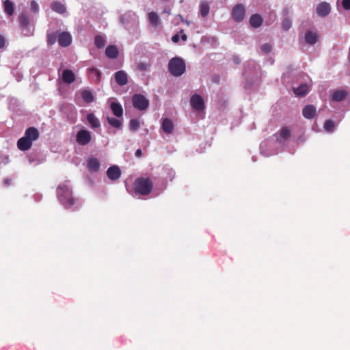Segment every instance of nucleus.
<instances>
[{"label": "nucleus", "mask_w": 350, "mask_h": 350, "mask_svg": "<svg viewBox=\"0 0 350 350\" xmlns=\"http://www.w3.org/2000/svg\"><path fill=\"white\" fill-rule=\"evenodd\" d=\"M181 39H182L183 41H185V42L187 41V36L186 34H185V33L182 34Z\"/></svg>", "instance_id": "nucleus-48"}, {"label": "nucleus", "mask_w": 350, "mask_h": 350, "mask_svg": "<svg viewBox=\"0 0 350 350\" xmlns=\"http://www.w3.org/2000/svg\"><path fill=\"white\" fill-rule=\"evenodd\" d=\"M180 40V36L178 33L174 35L172 38V41L174 43H177Z\"/></svg>", "instance_id": "nucleus-43"}, {"label": "nucleus", "mask_w": 350, "mask_h": 350, "mask_svg": "<svg viewBox=\"0 0 350 350\" xmlns=\"http://www.w3.org/2000/svg\"><path fill=\"white\" fill-rule=\"evenodd\" d=\"M302 114L306 119H313L317 116V109L312 105H307L304 107Z\"/></svg>", "instance_id": "nucleus-13"}, {"label": "nucleus", "mask_w": 350, "mask_h": 350, "mask_svg": "<svg viewBox=\"0 0 350 350\" xmlns=\"http://www.w3.org/2000/svg\"><path fill=\"white\" fill-rule=\"evenodd\" d=\"M191 107L196 111H202L204 108L203 98L198 94H194L190 99Z\"/></svg>", "instance_id": "nucleus-9"}, {"label": "nucleus", "mask_w": 350, "mask_h": 350, "mask_svg": "<svg viewBox=\"0 0 350 350\" xmlns=\"http://www.w3.org/2000/svg\"><path fill=\"white\" fill-rule=\"evenodd\" d=\"M174 123L170 119L165 118L163 120L161 128L165 133H167V134L172 133V132L174 131Z\"/></svg>", "instance_id": "nucleus-15"}, {"label": "nucleus", "mask_w": 350, "mask_h": 350, "mask_svg": "<svg viewBox=\"0 0 350 350\" xmlns=\"http://www.w3.org/2000/svg\"><path fill=\"white\" fill-rule=\"evenodd\" d=\"M163 12L170 14V10L165 9Z\"/></svg>", "instance_id": "nucleus-49"}, {"label": "nucleus", "mask_w": 350, "mask_h": 350, "mask_svg": "<svg viewBox=\"0 0 350 350\" xmlns=\"http://www.w3.org/2000/svg\"><path fill=\"white\" fill-rule=\"evenodd\" d=\"M88 168L90 171L97 172L100 168V162L98 159L92 157L88 161Z\"/></svg>", "instance_id": "nucleus-23"}, {"label": "nucleus", "mask_w": 350, "mask_h": 350, "mask_svg": "<svg viewBox=\"0 0 350 350\" xmlns=\"http://www.w3.org/2000/svg\"><path fill=\"white\" fill-rule=\"evenodd\" d=\"M107 175L111 180H116L121 176V170L118 166L113 165L107 169Z\"/></svg>", "instance_id": "nucleus-12"}, {"label": "nucleus", "mask_w": 350, "mask_h": 350, "mask_svg": "<svg viewBox=\"0 0 350 350\" xmlns=\"http://www.w3.org/2000/svg\"><path fill=\"white\" fill-rule=\"evenodd\" d=\"M318 36L316 33L308 31L305 35L306 42L309 44H314L317 42Z\"/></svg>", "instance_id": "nucleus-28"}, {"label": "nucleus", "mask_w": 350, "mask_h": 350, "mask_svg": "<svg viewBox=\"0 0 350 350\" xmlns=\"http://www.w3.org/2000/svg\"><path fill=\"white\" fill-rule=\"evenodd\" d=\"M107 122L108 123L113 127L119 129L122 126V122L120 120L113 118V117H107Z\"/></svg>", "instance_id": "nucleus-34"}, {"label": "nucleus", "mask_w": 350, "mask_h": 350, "mask_svg": "<svg viewBox=\"0 0 350 350\" xmlns=\"http://www.w3.org/2000/svg\"><path fill=\"white\" fill-rule=\"evenodd\" d=\"M4 12L9 16H12L14 13V6L13 3L10 0H5L3 1Z\"/></svg>", "instance_id": "nucleus-24"}, {"label": "nucleus", "mask_w": 350, "mask_h": 350, "mask_svg": "<svg viewBox=\"0 0 350 350\" xmlns=\"http://www.w3.org/2000/svg\"><path fill=\"white\" fill-rule=\"evenodd\" d=\"M18 20H19L20 26H21L22 30L27 31V32L25 33V35L29 36L30 34L29 33H30V30H29L30 21H29V17L27 16V15L26 14L22 13L19 15Z\"/></svg>", "instance_id": "nucleus-10"}, {"label": "nucleus", "mask_w": 350, "mask_h": 350, "mask_svg": "<svg viewBox=\"0 0 350 350\" xmlns=\"http://www.w3.org/2000/svg\"><path fill=\"white\" fill-rule=\"evenodd\" d=\"M342 8L346 10H350V0H342Z\"/></svg>", "instance_id": "nucleus-42"}, {"label": "nucleus", "mask_w": 350, "mask_h": 350, "mask_svg": "<svg viewBox=\"0 0 350 350\" xmlns=\"http://www.w3.org/2000/svg\"><path fill=\"white\" fill-rule=\"evenodd\" d=\"M245 10L242 4H237L232 10V17L236 22H241L245 17Z\"/></svg>", "instance_id": "nucleus-7"}, {"label": "nucleus", "mask_w": 350, "mask_h": 350, "mask_svg": "<svg viewBox=\"0 0 350 350\" xmlns=\"http://www.w3.org/2000/svg\"><path fill=\"white\" fill-rule=\"evenodd\" d=\"M119 51L114 45H109L105 49V55L110 59H115L118 56Z\"/></svg>", "instance_id": "nucleus-19"}, {"label": "nucleus", "mask_w": 350, "mask_h": 350, "mask_svg": "<svg viewBox=\"0 0 350 350\" xmlns=\"http://www.w3.org/2000/svg\"><path fill=\"white\" fill-rule=\"evenodd\" d=\"M5 45V39L0 35V49H2Z\"/></svg>", "instance_id": "nucleus-44"}, {"label": "nucleus", "mask_w": 350, "mask_h": 350, "mask_svg": "<svg viewBox=\"0 0 350 350\" xmlns=\"http://www.w3.org/2000/svg\"><path fill=\"white\" fill-rule=\"evenodd\" d=\"M57 195L59 200L66 207H70L75 204V199L72 198L71 190L68 186L66 185L59 186Z\"/></svg>", "instance_id": "nucleus-4"}, {"label": "nucleus", "mask_w": 350, "mask_h": 350, "mask_svg": "<svg viewBox=\"0 0 350 350\" xmlns=\"http://www.w3.org/2000/svg\"><path fill=\"white\" fill-rule=\"evenodd\" d=\"M178 16L182 21H184L183 17L181 15H178Z\"/></svg>", "instance_id": "nucleus-50"}, {"label": "nucleus", "mask_w": 350, "mask_h": 350, "mask_svg": "<svg viewBox=\"0 0 350 350\" xmlns=\"http://www.w3.org/2000/svg\"><path fill=\"white\" fill-rule=\"evenodd\" d=\"M88 74L90 79L95 83L100 82L101 79L100 72L95 68H88Z\"/></svg>", "instance_id": "nucleus-18"}, {"label": "nucleus", "mask_w": 350, "mask_h": 350, "mask_svg": "<svg viewBox=\"0 0 350 350\" xmlns=\"http://www.w3.org/2000/svg\"><path fill=\"white\" fill-rule=\"evenodd\" d=\"M62 79L64 83L70 84L75 81V75L72 70L66 69L62 72Z\"/></svg>", "instance_id": "nucleus-16"}, {"label": "nucleus", "mask_w": 350, "mask_h": 350, "mask_svg": "<svg viewBox=\"0 0 350 350\" xmlns=\"http://www.w3.org/2000/svg\"><path fill=\"white\" fill-rule=\"evenodd\" d=\"M271 49H272L271 45L268 43H265V44H262V46H261V51L264 53H269L271 51Z\"/></svg>", "instance_id": "nucleus-40"}, {"label": "nucleus", "mask_w": 350, "mask_h": 350, "mask_svg": "<svg viewBox=\"0 0 350 350\" xmlns=\"http://www.w3.org/2000/svg\"><path fill=\"white\" fill-rule=\"evenodd\" d=\"M87 120L92 129H97L100 126L98 118L92 113L88 114Z\"/></svg>", "instance_id": "nucleus-22"}, {"label": "nucleus", "mask_w": 350, "mask_h": 350, "mask_svg": "<svg viewBox=\"0 0 350 350\" xmlns=\"http://www.w3.org/2000/svg\"><path fill=\"white\" fill-rule=\"evenodd\" d=\"M51 8L54 12L61 14L65 13L66 11L64 5L58 1L53 2L51 5Z\"/></svg>", "instance_id": "nucleus-26"}, {"label": "nucleus", "mask_w": 350, "mask_h": 350, "mask_svg": "<svg viewBox=\"0 0 350 350\" xmlns=\"http://www.w3.org/2000/svg\"><path fill=\"white\" fill-rule=\"evenodd\" d=\"M133 185L135 192L142 196L150 193L153 188V183L148 176L136 178Z\"/></svg>", "instance_id": "nucleus-2"}, {"label": "nucleus", "mask_w": 350, "mask_h": 350, "mask_svg": "<svg viewBox=\"0 0 350 350\" xmlns=\"http://www.w3.org/2000/svg\"><path fill=\"white\" fill-rule=\"evenodd\" d=\"M116 82L120 86H123L128 83V76L124 70H119L114 74Z\"/></svg>", "instance_id": "nucleus-14"}, {"label": "nucleus", "mask_w": 350, "mask_h": 350, "mask_svg": "<svg viewBox=\"0 0 350 350\" xmlns=\"http://www.w3.org/2000/svg\"><path fill=\"white\" fill-rule=\"evenodd\" d=\"M250 25L254 28H258L261 26L262 23V18L260 14H254L251 16L250 18Z\"/></svg>", "instance_id": "nucleus-20"}, {"label": "nucleus", "mask_w": 350, "mask_h": 350, "mask_svg": "<svg viewBox=\"0 0 350 350\" xmlns=\"http://www.w3.org/2000/svg\"><path fill=\"white\" fill-rule=\"evenodd\" d=\"M5 184H8L9 183V180L8 179L5 180Z\"/></svg>", "instance_id": "nucleus-51"}, {"label": "nucleus", "mask_w": 350, "mask_h": 350, "mask_svg": "<svg viewBox=\"0 0 350 350\" xmlns=\"http://www.w3.org/2000/svg\"><path fill=\"white\" fill-rule=\"evenodd\" d=\"M210 11V5L208 2L203 1L200 5V12L202 18H205L208 16Z\"/></svg>", "instance_id": "nucleus-29"}, {"label": "nucleus", "mask_w": 350, "mask_h": 350, "mask_svg": "<svg viewBox=\"0 0 350 350\" xmlns=\"http://www.w3.org/2000/svg\"><path fill=\"white\" fill-rule=\"evenodd\" d=\"M140 126V122L137 119H132L129 122V129L132 132H135L139 129Z\"/></svg>", "instance_id": "nucleus-35"}, {"label": "nucleus", "mask_w": 350, "mask_h": 350, "mask_svg": "<svg viewBox=\"0 0 350 350\" xmlns=\"http://www.w3.org/2000/svg\"><path fill=\"white\" fill-rule=\"evenodd\" d=\"M347 95L348 92L345 90H336L332 94V99L338 102L342 101L347 97Z\"/></svg>", "instance_id": "nucleus-25"}, {"label": "nucleus", "mask_w": 350, "mask_h": 350, "mask_svg": "<svg viewBox=\"0 0 350 350\" xmlns=\"http://www.w3.org/2000/svg\"><path fill=\"white\" fill-rule=\"evenodd\" d=\"M212 81L218 83L219 82V77L218 75H214L212 77Z\"/></svg>", "instance_id": "nucleus-45"}, {"label": "nucleus", "mask_w": 350, "mask_h": 350, "mask_svg": "<svg viewBox=\"0 0 350 350\" xmlns=\"http://www.w3.org/2000/svg\"><path fill=\"white\" fill-rule=\"evenodd\" d=\"M40 133L35 127L28 128L23 137H21L17 142V148L21 151H27L32 146L33 142L39 138Z\"/></svg>", "instance_id": "nucleus-1"}, {"label": "nucleus", "mask_w": 350, "mask_h": 350, "mask_svg": "<svg viewBox=\"0 0 350 350\" xmlns=\"http://www.w3.org/2000/svg\"><path fill=\"white\" fill-rule=\"evenodd\" d=\"M148 19L150 24L154 27H157L161 24L159 16L154 12H150L148 14Z\"/></svg>", "instance_id": "nucleus-17"}, {"label": "nucleus", "mask_w": 350, "mask_h": 350, "mask_svg": "<svg viewBox=\"0 0 350 350\" xmlns=\"http://www.w3.org/2000/svg\"><path fill=\"white\" fill-rule=\"evenodd\" d=\"M324 129L328 133L334 132L335 129V124L332 120H327L323 124Z\"/></svg>", "instance_id": "nucleus-31"}, {"label": "nucleus", "mask_w": 350, "mask_h": 350, "mask_svg": "<svg viewBox=\"0 0 350 350\" xmlns=\"http://www.w3.org/2000/svg\"><path fill=\"white\" fill-rule=\"evenodd\" d=\"M92 140V135L90 131L85 129L79 131L76 135V142L81 146L88 144Z\"/></svg>", "instance_id": "nucleus-6"}, {"label": "nucleus", "mask_w": 350, "mask_h": 350, "mask_svg": "<svg viewBox=\"0 0 350 350\" xmlns=\"http://www.w3.org/2000/svg\"><path fill=\"white\" fill-rule=\"evenodd\" d=\"M132 103L133 107L139 111H144L148 109L149 100L141 94H135L132 96Z\"/></svg>", "instance_id": "nucleus-5"}, {"label": "nucleus", "mask_w": 350, "mask_h": 350, "mask_svg": "<svg viewBox=\"0 0 350 350\" xmlns=\"http://www.w3.org/2000/svg\"><path fill=\"white\" fill-rule=\"evenodd\" d=\"M293 92L297 96H304L308 92V86L307 84H301L298 88H294Z\"/></svg>", "instance_id": "nucleus-27"}, {"label": "nucleus", "mask_w": 350, "mask_h": 350, "mask_svg": "<svg viewBox=\"0 0 350 350\" xmlns=\"http://www.w3.org/2000/svg\"><path fill=\"white\" fill-rule=\"evenodd\" d=\"M185 23L187 24V25H189V22L188 21H185Z\"/></svg>", "instance_id": "nucleus-52"}, {"label": "nucleus", "mask_w": 350, "mask_h": 350, "mask_svg": "<svg viewBox=\"0 0 350 350\" xmlns=\"http://www.w3.org/2000/svg\"><path fill=\"white\" fill-rule=\"evenodd\" d=\"M331 11V7L329 3L326 2H321L319 3L316 9L317 14L321 17L327 16Z\"/></svg>", "instance_id": "nucleus-11"}, {"label": "nucleus", "mask_w": 350, "mask_h": 350, "mask_svg": "<svg viewBox=\"0 0 350 350\" xmlns=\"http://www.w3.org/2000/svg\"><path fill=\"white\" fill-rule=\"evenodd\" d=\"M291 136V132L290 130L287 127H283L280 131V139L278 140L280 141V139L286 140L288 139Z\"/></svg>", "instance_id": "nucleus-33"}, {"label": "nucleus", "mask_w": 350, "mask_h": 350, "mask_svg": "<svg viewBox=\"0 0 350 350\" xmlns=\"http://www.w3.org/2000/svg\"><path fill=\"white\" fill-rule=\"evenodd\" d=\"M150 64L146 62H140L137 64V68L139 71L146 72L150 70Z\"/></svg>", "instance_id": "nucleus-37"}, {"label": "nucleus", "mask_w": 350, "mask_h": 350, "mask_svg": "<svg viewBox=\"0 0 350 350\" xmlns=\"http://www.w3.org/2000/svg\"><path fill=\"white\" fill-rule=\"evenodd\" d=\"M180 33H183V29L180 30Z\"/></svg>", "instance_id": "nucleus-53"}, {"label": "nucleus", "mask_w": 350, "mask_h": 350, "mask_svg": "<svg viewBox=\"0 0 350 350\" xmlns=\"http://www.w3.org/2000/svg\"><path fill=\"white\" fill-rule=\"evenodd\" d=\"M72 36L70 33L63 31L58 33V43L62 47H67L72 43Z\"/></svg>", "instance_id": "nucleus-8"}, {"label": "nucleus", "mask_w": 350, "mask_h": 350, "mask_svg": "<svg viewBox=\"0 0 350 350\" xmlns=\"http://www.w3.org/2000/svg\"><path fill=\"white\" fill-rule=\"evenodd\" d=\"M58 33L59 31H57L56 33H51L47 34L48 44L52 45L55 43L57 40H58Z\"/></svg>", "instance_id": "nucleus-36"}, {"label": "nucleus", "mask_w": 350, "mask_h": 350, "mask_svg": "<svg viewBox=\"0 0 350 350\" xmlns=\"http://www.w3.org/2000/svg\"><path fill=\"white\" fill-rule=\"evenodd\" d=\"M30 9L31 11L33 13H37L39 11V5L37 2L34 0H32L30 3Z\"/></svg>", "instance_id": "nucleus-39"}, {"label": "nucleus", "mask_w": 350, "mask_h": 350, "mask_svg": "<svg viewBox=\"0 0 350 350\" xmlns=\"http://www.w3.org/2000/svg\"><path fill=\"white\" fill-rule=\"evenodd\" d=\"M81 97L87 103H91L94 100V96L90 90H83L81 92Z\"/></svg>", "instance_id": "nucleus-30"}, {"label": "nucleus", "mask_w": 350, "mask_h": 350, "mask_svg": "<svg viewBox=\"0 0 350 350\" xmlns=\"http://www.w3.org/2000/svg\"><path fill=\"white\" fill-rule=\"evenodd\" d=\"M9 162V158L7 155L0 154V165H6Z\"/></svg>", "instance_id": "nucleus-41"}, {"label": "nucleus", "mask_w": 350, "mask_h": 350, "mask_svg": "<svg viewBox=\"0 0 350 350\" xmlns=\"http://www.w3.org/2000/svg\"><path fill=\"white\" fill-rule=\"evenodd\" d=\"M142 154V151L141 149H137L136 151H135V156L137 157H140Z\"/></svg>", "instance_id": "nucleus-46"}, {"label": "nucleus", "mask_w": 350, "mask_h": 350, "mask_svg": "<svg viewBox=\"0 0 350 350\" xmlns=\"http://www.w3.org/2000/svg\"><path fill=\"white\" fill-rule=\"evenodd\" d=\"M291 25L292 23L289 18H286L282 21V27L284 30L288 31L291 27Z\"/></svg>", "instance_id": "nucleus-38"}, {"label": "nucleus", "mask_w": 350, "mask_h": 350, "mask_svg": "<svg viewBox=\"0 0 350 350\" xmlns=\"http://www.w3.org/2000/svg\"><path fill=\"white\" fill-rule=\"evenodd\" d=\"M168 70L172 75L174 77H180L185 72V63L180 57H173L168 63Z\"/></svg>", "instance_id": "nucleus-3"}, {"label": "nucleus", "mask_w": 350, "mask_h": 350, "mask_svg": "<svg viewBox=\"0 0 350 350\" xmlns=\"http://www.w3.org/2000/svg\"><path fill=\"white\" fill-rule=\"evenodd\" d=\"M111 109L113 112V114L116 117H122L123 115V109L122 105L116 102H112L110 105Z\"/></svg>", "instance_id": "nucleus-21"}, {"label": "nucleus", "mask_w": 350, "mask_h": 350, "mask_svg": "<svg viewBox=\"0 0 350 350\" xmlns=\"http://www.w3.org/2000/svg\"><path fill=\"white\" fill-rule=\"evenodd\" d=\"M105 38L100 35H96L94 37V44L98 49H102L105 44Z\"/></svg>", "instance_id": "nucleus-32"}, {"label": "nucleus", "mask_w": 350, "mask_h": 350, "mask_svg": "<svg viewBox=\"0 0 350 350\" xmlns=\"http://www.w3.org/2000/svg\"><path fill=\"white\" fill-rule=\"evenodd\" d=\"M233 61L237 64H239L241 62V60L238 57H234Z\"/></svg>", "instance_id": "nucleus-47"}]
</instances>
